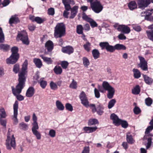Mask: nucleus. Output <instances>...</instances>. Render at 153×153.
<instances>
[{"label": "nucleus", "instance_id": "1", "mask_svg": "<svg viewBox=\"0 0 153 153\" xmlns=\"http://www.w3.org/2000/svg\"><path fill=\"white\" fill-rule=\"evenodd\" d=\"M28 63L27 60L26 59L22 65V71L19 73V83L15 88L13 86L12 87V91L13 94L16 96L17 99L21 101L24 100V97L19 94L21 92L22 89L25 86L26 81V75L27 73L26 70L27 69Z\"/></svg>", "mask_w": 153, "mask_h": 153}, {"label": "nucleus", "instance_id": "2", "mask_svg": "<svg viewBox=\"0 0 153 153\" xmlns=\"http://www.w3.org/2000/svg\"><path fill=\"white\" fill-rule=\"evenodd\" d=\"M65 34V26L63 23L57 24L55 27L54 35L56 38H60Z\"/></svg>", "mask_w": 153, "mask_h": 153}, {"label": "nucleus", "instance_id": "3", "mask_svg": "<svg viewBox=\"0 0 153 153\" xmlns=\"http://www.w3.org/2000/svg\"><path fill=\"white\" fill-rule=\"evenodd\" d=\"M110 117L116 125L119 126L121 124L122 127L124 128H126L128 127V124L126 120H122L120 119L114 113L112 114Z\"/></svg>", "mask_w": 153, "mask_h": 153}, {"label": "nucleus", "instance_id": "4", "mask_svg": "<svg viewBox=\"0 0 153 153\" xmlns=\"http://www.w3.org/2000/svg\"><path fill=\"white\" fill-rule=\"evenodd\" d=\"M16 39L21 40L25 45H28L29 43V41L27 32L25 30H22L19 32L17 35Z\"/></svg>", "mask_w": 153, "mask_h": 153}, {"label": "nucleus", "instance_id": "5", "mask_svg": "<svg viewBox=\"0 0 153 153\" xmlns=\"http://www.w3.org/2000/svg\"><path fill=\"white\" fill-rule=\"evenodd\" d=\"M10 135V133L8 131L7 134V138L6 143L7 148L8 150H10L11 147L15 149L16 146L15 139L14 135L13 134L11 137Z\"/></svg>", "mask_w": 153, "mask_h": 153}, {"label": "nucleus", "instance_id": "6", "mask_svg": "<svg viewBox=\"0 0 153 153\" xmlns=\"http://www.w3.org/2000/svg\"><path fill=\"white\" fill-rule=\"evenodd\" d=\"M90 6L92 10L97 13H100L103 8V6L98 0H95L90 4Z\"/></svg>", "mask_w": 153, "mask_h": 153}, {"label": "nucleus", "instance_id": "7", "mask_svg": "<svg viewBox=\"0 0 153 153\" xmlns=\"http://www.w3.org/2000/svg\"><path fill=\"white\" fill-rule=\"evenodd\" d=\"M138 57L140 61V63L138 64V66L143 70L147 71L148 68L147 62L144 57L140 56H138Z\"/></svg>", "mask_w": 153, "mask_h": 153}, {"label": "nucleus", "instance_id": "8", "mask_svg": "<svg viewBox=\"0 0 153 153\" xmlns=\"http://www.w3.org/2000/svg\"><path fill=\"white\" fill-rule=\"evenodd\" d=\"M99 45L102 48H126L123 45L120 44H117L114 47L109 45L107 42H100Z\"/></svg>", "mask_w": 153, "mask_h": 153}, {"label": "nucleus", "instance_id": "9", "mask_svg": "<svg viewBox=\"0 0 153 153\" xmlns=\"http://www.w3.org/2000/svg\"><path fill=\"white\" fill-rule=\"evenodd\" d=\"M79 98L81 101V103L86 107L89 106V102L86 94L84 91H82L79 95Z\"/></svg>", "mask_w": 153, "mask_h": 153}, {"label": "nucleus", "instance_id": "10", "mask_svg": "<svg viewBox=\"0 0 153 153\" xmlns=\"http://www.w3.org/2000/svg\"><path fill=\"white\" fill-rule=\"evenodd\" d=\"M18 107V102L17 101H16L13 105L14 115L13 118L14 123L15 124H16L18 122V120L17 118Z\"/></svg>", "mask_w": 153, "mask_h": 153}, {"label": "nucleus", "instance_id": "11", "mask_svg": "<svg viewBox=\"0 0 153 153\" xmlns=\"http://www.w3.org/2000/svg\"><path fill=\"white\" fill-rule=\"evenodd\" d=\"M151 0H138L137 4L139 8L144 9L150 4Z\"/></svg>", "mask_w": 153, "mask_h": 153}, {"label": "nucleus", "instance_id": "12", "mask_svg": "<svg viewBox=\"0 0 153 153\" xmlns=\"http://www.w3.org/2000/svg\"><path fill=\"white\" fill-rule=\"evenodd\" d=\"M117 29L119 31H121L124 33L128 34L131 31L130 28L127 25H121L118 26Z\"/></svg>", "mask_w": 153, "mask_h": 153}, {"label": "nucleus", "instance_id": "13", "mask_svg": "<svg viewBox=\"0 0 153 153\" xmlns=\"http://www.w3.org/2000/svg\"><path fill=\"white\" fill-rule=\"evenodd\" d=\"M152 13L149 10L142 12L141 13V16H145V19L149 21H153V17L151 16Z\"/></svg>", "mask_w": 153, "mask_h": 153}, {"label": "nucleus", "instance_id": "14", "mask_svg": "<svg viewBox=\"0 0 153 153\" xmlns=\"http://www.w3.org/2000/svg\"><path fill=\"white\" fill-rule=\"evenodd\" d=\"M65 9L70 10L71 9L70 5H73L75 4L74 1L73 0H62Z\"/></svg>", "mask_w": 153, "mask_h": 153}, {"label": "nucleus", "instance_id": "15", "mask_svg": "<svg viewBox=\"0 0 153 153\" xmlns=\"http://www.w3.org/2000/svg\"><path fill=\"white\" fill-rule=\"evenodd\" d=\"M83 19L89 22L90 23L91 26L92 27H94L97 26V24L96 22L92 19L89 18L87 15H83L82 17Z\"/></svg>", "mask_w": 153, "mask_h": 153}, {"label": "nucleus", "instance_id": "16", "mask_svg": "<svg viewBox=\"0 0 153 153\" xmlns=\"http://www.w3.org/2000/svg\"><path fill=\"white\" fill-rule=\"evenodd\" d=\"M19 58L13 56H10L6 60V63L8 64H13L16 63L18 61Z\"/></svg>", "mask_w": 153, "mask_h": 153}, {"label": "nucleus", "instance_id": "17", "mask_svg": "<svg viewBox=\"0 0 153 153\" xmlns=\"http://www.w3.org/2000/svg\"><path fill=\"white\" fill-rule=\"evenodd\" d=\"M148 28L150 30L146 31L148 37L150 39L153 41V25L149 26Z\"/></svg>", "mask_w": 153, "mask_h": 153}, {"label": "nucleus", "instance_id": "18", "mask_svg": "<svg viewBox=\"0 0 153 153\" xmlns=\"http://www.w3.org/2000/svg\"><path fill=\"white\" fill-rule=\"evenodd\" d=\"M78 7L76 6H74L72 8H71V16L69 17L70 19H73L76 15L77 13Z\"/></svg>", "mask_w": 153, "mask_h": 153}, {"label": "nucleus", "instance_id": "19", "mask_svg": "<svg viewBox=\"0 0 153 153\" xmlns=\"http://www.w3.org/2000/svg\"><path fill=\"white\" fill-rule=\"evenodd\" d=\"M108 91V94H107V97L108 98L111 99L113 97L115 93V89L114 88L111 87L109 88Z\"/></svg>", "mask_w": 153, "mask_h": 153}, {"label": "nucleus", "instance_id": "20", "mask_svg": "<svg viewBox=\"0 0 153 153\" xmlns=\"http://www.w3.org/2000/svg\"><path fill=\"white\" fill-rule=\"evenodd\" d=\"M34 93V89L33 87H29L27 90L26 96L27 97H30L33 96Z\"/></svg>", "mask_w": 153, "mask_h": 153}, {"label": "nucleus", "instance_id": "21", "mask_svg": "<svg viewBox=\"0 0 153 153\" xmlns=\"http://www.w3.org/2000/svg\"><path fill=\"white\" fill-rule=\"evenodd\" d=\"M129 9L131 10H133L137 7V4L135 1H131L128 4Z\"/></svg>", "mask_w": 153, "mask_h": 153}, {"label": "nucleus", "instance_id": "22", "mask_svg": "<svg viewBox=\"0 0 153 153\" xmlns=\"http://www.w3.org/2000/svg\"><path fill=\"white\" fill-rule=\"evenodd\" d=\"M143 77L145 83L149 85H151L153 82L152 79L146 75H143Z\"/></svg>", "mask_w": 153, "mask_h": 153}, {"label": "nucleus", "instance_id": "23", "mask_svg": "<svg viewBox=\"0 0 153 153\" xmlns=\"http://www.w3.org/2000/svg\"><path fill=\"white\" fill-rule=\"evenodd\" d=\"M133 75L135 79H138L141 76V73L140 71L137 69L134 68L132 70Z\"/></svg>", "mask_w": 153, "mask_h": 153}, {"label": "nucleus", "instance_id": "24", "mask_svg": "<svg viewBox=\"0 0 153 153\" xmlns=\"http://www.w3.org/2000/svg\"><path fill=\"white\" fill-rule=\"evenodd\" d=\"M19 22L18 18L16 15L13 16L9 20V23L10 24L17 23Z\"/></svg>", "mask_w": 153, "mask_h": 153}, {"label": "nucleus", "instance_id": "25", "mask_svg": "<svg viewBox=\"0 0 153 153\" xmlns=\"http://www.w3.org/2000/svg\"><path fill=\"white\" fill-rule=\"evenodd\" d=\"M18 48H11V56H14L19 58V55L18 53Z\"/></svg>", "mask_w": 153, "mask_h": 153}, {"label": "nucleus", "instance_id": "26", "mask_svg": "<svg viewBox=\"0 0 153 153\" xmlns=\"http://www.w3.org/2000/svg\"><path fill=\"white\" fill-rule=\"evenodd\" d=\"M56 106L57 109L60 111H63L64 109V106L63 104L59 100L56 101Z\"/></svg>", "mask_w": 153, "mask_h": 153}, {"label": "nucleus", "instance_id": "27", "mask_svg": "<svg viewBox=\"0 0 153 153\" xmlns=\"http://www.w3.org/2000/svg\"><path fill=\"white\" fill-rule=\"evenodd\" d=\"M40 56L42 57L44 61L48 65L52 64L53 61L51 58H48L44 56L43 55H41Z\"/></svg>", "mask_w": 153, "mask_h": 153}, {"label": "nucleus", "instance_id": "28", "mask_svg": "<svg viewBox=\"0 0 153 153\" xmlns=\"http://www.w3.org/2000/svg\"><path fill=\"white\" fill-rule=\"evenodd\" d=\"M53 71L57 75L61 74L62 72V69L59 66H55L53 69Z\"/></svg>", "mask_w": 153, "mask_h": 153}, {"label": "nucleus", "instance_id": "29", "mask_svg": "<svg viewBox=\"0 0 153 153\" xmlns=\"http://www.w3.org/2000/svg\"><path fill=\"white\" fill-rule=\"evenodd\" d=\"M150 126H149L146 129L145 133L146 134H149L151 131L153 129V119H152L150 122Z\"/></svg>", "mask_w": 153, "mask_h": 153}, {"label": "nucleus", "instance_id": "30", "mask_svg": "<svg viewBox=\"0 0 153 153\" xmlns=\"http://www.w3.org/2000/svg\"><path fill=\"white\" fill-rule=\"evenodd\" d=\"M33 62L36 67L40 68L42 65V63L40 59H39L35 58L33 59Z\"/></svg>", "mask_w": 153, "mask_h": 153}, {"label": "nucleus", "instance_id": "31", "mask_svg": "<svg viewBox=\"0 0 153 153\" xmlns=\"http://www.w3.org/2000/svg\"><path fill=\"white\" fill-rule=\"evenodd\" d=\"M102 86L105 91H107L112 86L110 85L108 82L106 81L103 82Z\"/></svg>", "mask_w": 153, "mask_h": 153}, {"label": "nucleus", "instance_id": "32", "mask_svg": "<svg viewBox=\"0 0 153 153\" xmlns=\"http://www.w3.org/2000/svg\"><path fill=\"white\" fill-rule=\"evenodd\" d=\"M140 89L139 85H137L132 90V93L134 94L137 95L139 94L140 92Z\"/></svg>", "mask_w": 153, "mask_h": 153}, {"label": "nucleus", "instance_id": "33", "mask_svg": "<svg viewBox=\"0 0 153 153\" xmlns=\"http://www.w3.org/2000/svg\"><path fill=\"white\" fill-rule=\"evenodd\" d=\"M82 60L84 66L85 67L88 68L90 64V62L88 59L86 57H84L82 58Z\"/></svg>", "mask_w": 153, "mask_h": 153}, {"label": "nucleus", "instance_id": "34", "mask_svg": "<svg viewBox=\"0 0 153 153\" xmlns=\"http://www.w3.org/2000/svg\"><path fill=\"white\" fill-rule=\"evenodd\" d=\"M92 53L93 57L95 59H96L99 57L100 53L97 50L94 49L92 51Z\"/></svg>", "mask_w": 153, "mask_h": 153}, {"label": "nucleus", "instance_id": "35", "mask_svg": "<svg viewBox=\"0 0 153 153\" xmlns=\"http://www.w3.org/2000/svg\"><path fill=\"white\" fill-rule=\"evenodd\" d=\"M38 82L40 84L41 87L43 89L45 88L47 85V82L43 80L42 78L40 79L38 81Z\"/></svg>", "mask_w": 153, "mask_h": 153}, {"label": "nucleus", "instance_id": "36", "mask_svg": "<svg viewBox=\"0 0 153 153\" xmlns=\"http://www.w3.org/2000/svg\"><path fill=\"white\" fill-rule=\"evenodd\" d=\"M98 123V121L97 120L95 119H90L89 120L88 125L89 126H91Z\"/></svg>", "mask_w": 153, "mask_h": 153}, {"label": "nucleus", "instance_id": "37", "mask_svg": "<svg viewBox=\"0 0 153 153\" xmlns=\"http://www.w3.org/2000/svg\"><path fill=\"white\" fill-rule=\"evenodd\" d=\"M0 118H4L6 117V114L4 109L1 108H0Z\"/></svg>", "mask_w": 153, "mask_h": 153}, {"label": "nucleus", "instance_id": "38", "mask_svg": "<svg viewBox=\"0 0 153 153\" xmlns=\"http://www.w3.org/2000/svg\"><path fill=\"white\" fill-rule=\"evenodd\" d=\"M83 28L81 25H78L76 26V32L79 34H82Z\"/></svg>", "mask_w": 153, "mask_h": 153}, {"label": "nucleus", "instance_id": "39", "mask_svg": "<svg viewBox=\"0 0 153 153\" xmlns=\"http://www.w3.org/2000/svg\"><path fill=\"white\" fill-rule=\"evenodd\" d=\"M62 51L64 53L69 54L73 53L74 49L73 48H62Z\"/></svg>", "mask_w": 153, "mask_h": 153}, {"label": "nucleus", "instance_id": "40", "mask_svg": "<svg viewBox=\"0 0 153 153\" xmlns=\"http://www.w3.org/2000/svg\"><path fill=\"white\" fill-rule=\"evenodd\" d=\"M19 127L20 129L25 131L27 129L28 126L27 125L22 122L19 124Z\"/></svg>", "mask_w": 153, "mask_h": 153}, {"label": "nucleus", "instance_id": "41", "mask_svg": "<svg viewBox=\"0 0 153 153\" xmlns=\"http://www.w3.org/2000/svg\"><path fill=\"white\" fill-rule=\"evenodd\" d=\"M116 102V100L115 99H113L110 101L109 102L108 108L109 109L111 108L114 106Z\"/></svg>", "mask_w": 153, "mask_h": 153}, {"label": "nucleus", "instance_id": "42", "mask_svg": "<svg viewBox=\"0 0 153 153\" xmlns=\"http://www.w3.org/2000/svg\"><path fill=\"white\" fill-rule=\"evenodd\" d=\"M33 134L36 136L38 140H40L41 138V134L37 130L32 131Z\"/></svg>", "mask_w": 153, "mask_h": 153}, {"label": "nucleus", "instance_id": "43", "mask_svg": "<svg viewBox=\"0 0 153 153\" xmlns=\"http://www.w3.org/2000/svg\"><path fill=\"white\" fill-rule=\"evenodd\" d=\"M126 140L127 142L130 144H132L134 143L132 137L131 135H128V134L126 135Z\"/></svg>", "mask_w": 153, "mask_h": 153}, {"label": "nucleus", "instance_id": "44", "mask_svg": "<svg viewBox=\"0 0 153 153\" xmlns=\"http://www.w3.org/2000/svg\"><path fill=\"white\" fill-rule=\"evenodd\" d=\"M4 40V36L2 29L0 28V42H3Z\"/></svg>", "mask_w": 153, "mask_h": 153}, {"label": "nucleus", "instance_id": "45", "mask_svg": "<svg viewBox=\"0 0 153 153\" xmlns=\"http://www.w3.org/2000/svg\"><path fill=\"white\" fill-rule=\"evenodd\" d=\"M45 46L47 48H53V44L51 41L49 40L46 42Z\"/></svg>", "mask_w": 153, "mask_h": 153}, {"label": "nucleus", "instance_id": "46", "mask_svg": "<svg viewBox=\"0 0 153 153\" xmlns=\"http://www.w3.org/2000/svg\"><path fill=\"white\" fill-rule=\"evenodd\" d=\"M132 27L134 30L137 32H140L141 30V28L140 26L133 25H132Z\"/></svg>", "mask_w": 153, "mask_h": 153}, {"label": "nucleus", "instance_id": "47", "mask_svg": "<svg viewBox=\"0 0 153 153\" xmlns=\"http://www.w3.org/2000/svg\"><path fill=\"white\" fill-rule=\"evenodd\" d=\"M69 87L73 89H76L77 88V82L74 81V79L72 80V82L69 86Z\"/></svg>", "mask_w": 153, "mask_h": 153}, {"label": "nucleus", "instance_id": "48", "mask_svg": "<svg viewBox=\"0 0 153 153\" xmlns=\"http://www.w3.org/2000/svg\"><path fill=\"white\" fill-rule=\"evenodd\" d=\"M50 85L51 88L54 90H56L58 88L57 85L53 81L51 82Z\"/></svg>", "mask_w": 153, "mask_h": 153}, {"label": "nucleus", "instance_id": "49", "mask_svg": "<svg viewBox=\"0 0 153 153\" xmlns=\"http://www.w3.org/2000/svg\"><path fill=\"white\" fill-rule=\"evenodd\" d=\"M145 101L146 105L148 106H150L152 103V100L149 97L146 98Z\"/></svg>", "mask_w": 153, "mask_h": 153}, {"label": "nucleus", "instance_id": "50", "mask_svg": "<svg viewBox=\"0 0 153 153\" xmlns=\"http://www.w3.org/2000/svg\"><path fill=\"white\" fill-rule=\"evenodd\" d=\"M61 65L63 68L66 69L68 67V63L66 61H62L61 62Z\"/></svg>", "mask_w": 153, "mask_h": 153}, {"label": "nucleus", "instance_id": "51", "mask_svg": "<svg viewBox=\"0 0 153 153\" xmlns=\"http://www.w3.org/2000/svg\"><path fill=\"white\" fill-rule=\"evenodd\" d=\"M66 109L70 111H72L73 110V108L72 105L69 103H67L65 105Z\"/></svg>", "mask_w": 153, "mask_h": 153}, {"label": "nucleus", "instance_id": "52", "mask_svg": "<svg viewBox=\"0 0 153 153\" xmlns=\"http://www.w3.org/2000/svg\"><path fill=\"white\" fill-rule=\"evenodd\" d=\"M0 124L4 127H6L7 124L6 120L3 118H0Z\"/></svg>", "mask_w": 153, "mask_h": 153}, {"label": "nucleus", "instance_id": "53", "mask_svg": "<svg viewBox=\"0 0 153 153\" xmlns=\"http://www.w3.org/2000/svg\"><path fill=\"white\" fill-rule=\"evenodd\" d=\"M33 126L32 128V131L37 130L39 128V127L37 122H33Z\"/></svg>", "mask_w": 153, "mask_h": 153}, {"label": "nucleus", "instance_id": "54", "mask_svg": "<svg viewBox=\"0 0 153 153\" xmlns=\"http://www.w3.org/2000/svg\"><path fill=\"white\" fill-rule=\"evenodd\" d=\"M133 111L134 113L136 114H138L140 113L141 111L140 108L137 106H135L134 108Z\"/></svg>", "mask_w": 153, "mask_h": 153}, {"label": "nucleus", "instance_id": "55", "mask_svg": "<svg viewBox=\"0 0 153 153\" xmlns=\"http://www.w3.org/2000/svg\"><path fill=\"white\" fill-rule=\"evenodd\" d=\"M13 71L16 74L18 73L19 71V65L18 64L15 65L14 66Z\"/></svg>", "mask_w": 153, "mask_h": 153}, {"label": "nucleus", "instance_id": "56", "mask_svg": "<svg viewBox=\"0 0 153 153\" xmlns=\"http://www.w3.org/2000/svg\"><path fill=\"white\" fill-rule=\"evenodd\" d=\"M49 134L51 137H53L55 136L56 131L53 129H51L49 131Z\"/></svg>", "mask_w": 153, "mask_h": 153}, {"label": "nucleus", "instance_id": "57", "mask_svg": "<svg viewBox=\"0 0 153 153\" xmlns=\"http://www.w3.org/2000/svg\"><path fill=\"white\" fill-rule=\"evenodd\" d=\"M44 20L41 18L39 17H36L35 18V21L38 23L41 24L42 23Z\"/></svg>", "mask_w": 153, "mask_h": 153}, {"label": "nucleus", "instance_id": "58", "mask_svg": "<svg viewBox=\"0 0 153 153\" xmlns=\"http://www.w3.org/2000/svg\"><path fill=\"white\" fill-rule=\"evenodd\" d=\"M90 149L89 146H85L84 147L82 153H89Z\"/></svg>", "mask_w": 153, "mask_h": 153}, {"label": "nucleus", "instance_id": "59", "mask_svg": "<svg viewBox=\"0 0 153 153\" xmlns=\"http://www.w3.org/2000/svg\"><path fill=\"white\" fill-rule=\"evenodd\" d=\"M94 92L95 97L97 98H99L100 97V94L99 90L96 88H95L94 89Z\"/></svg>", "mask_w": 153, "mask_h": 153}, {"label": "nucleus", "instance_id": "60", "mask_svg": "<svg viewBox=\"0 0 153 153\" xmlns=\"http://www.w3.org/2000/svg\"><path fill=\"white\" fill-rule=\"evenodd\" d=\"M48 13L49 15H53L54 14V10L53 8H51L48 10Z\"/></svg>", "mask_w": 153, "mask_h": 153}, {"label": "nucleus", "instance_id": "61", "mask_svg": "<svg viewBox=\"0 0 153 153\" xmlns=\"http://www.w3.org/2000/svg\"><path fill=\"white\" fill-rule=\"evenodd\" d=\"M147 145L146 146L147 149H149L150 146L152 143V138L151 137L148 138Z\"/></svg>", "mask_w": 153, "mask_h": 153}, {"label": "nucleus", "instance_id": "62", "mask_svg": "<svg viewBox=\"0 0 153 153\" xmlns=\"http://www.w3.org/2000/svg\"><path fill=\"white\" fill-rule=\"evenodd\" d=\"M118 37L120 40H125L126 39V36L123 34H120L118 36Z\"/></svg>", "mask_w": 153, "mask_h": 153}, {"label": "nucleus", "instance_id": "63", "mask_svg": "<svg viewBox=\"0 0 153 153\" xmlns=\"http://www.w3.org/2000/svg\"><path fill=\"white\" fill-rule=\"evenodd\" d=\"M10 2L9 0H4L2 4L4 6H6L9 4Z\"/></svg>", "mask_w": 153, "mask_h": 153}, {"label": "nucleus", "instance_id": "64", "mask_svg": "<svg viewBox=\"0 0 153 153\" xmlns=\"http://www.w3.org/2000/svg\"><path fill=\"white\" fill-rule=\"evenodd\" d=\"M69 10L65 9L64 11L63 15L65 18H68V15L69 14V12H68V11Z\"/></svg>", "mask_w": 153, "mask_h": 153}]
</instances>
